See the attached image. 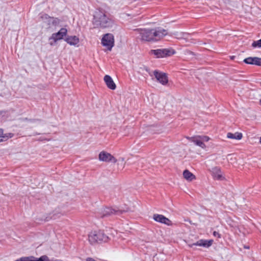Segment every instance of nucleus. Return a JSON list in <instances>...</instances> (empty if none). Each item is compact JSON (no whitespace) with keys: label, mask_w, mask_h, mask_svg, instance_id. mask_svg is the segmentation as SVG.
I'll list each match as a JSON object with an SVG mask.
<instances>
[{"label":"nucleus","mask_w":261,"mask_h":261,"mask_svg":"<svg viewBox=\"0 0 261 261\" xmlns=\"http://www.w3.org/2000/svg\"><path fill=\"white\" fill-rule=\"evenodd\" d=\"M252 46L254 48L261 47V39L257 41H254L252 44Z\"/></svg>","instance_id":"aec40b11"},{"label":"nucleus","mask_w":261,"mask_h":261,"mask_svg":"<svg viewBox=\"0 0 261 261\" xmlns=\"http://www.w3.org/2000/svg\"><path fill=\"white\" fill-rule=\"evenodd\" d=\"M213 235L214 236H215V237H217L218 238H220L221 237V234L218 232H217L216 231H214L213 232Z\"/></svg>","instance_id":"4be33fe9"},{"label":"nucleus","mask_w":261,"mask_h":261,"mask_svg":"<svg viewBox=\"0 0 261 261\" xmlns=\"http://www.w3.org/2000/svg\"><path fill=\"white\" fill-rule=\"evenodd\" d=\"M213 242V241L212 240H200L195 243L189 244V246L191 248L194 246H202L204 247L208 248L212 245Z\"/></svg>","instance_id":"9b49d317"},{"label":"nucleus","mask_w":261,"mask_h":261,"mask_svg":"<svg viewBox=\"0 0 261 261\" xmlns=\"http://www.w3.org/2000/svg\"><path fill=\"white\" fill-rule=\"evenodd\" d=\"M234 58H235V56H232V57H231V59L232 60L234 59Z\"/></svg>","instance_id":"5701e85b"},{"label":"nucleus","mask_w":261,"mask_h":261,"mask_svg":"<svg viewBox=\"0 0 261 261\" xmlns=\"http://www.w3.org/2000/svg\"><path fill=\"white\" fill-rule=\"evenodd\" d=\"M212 175L215 179L217 180H222L224 179L220 169L217 167L213 168Z\"/></svg>","instance_id":"2eb2a0df"},{"label":"nucleus","mask_w":261,"mask_h":261,"mask_svg":"<svg viewBox=\"0 0 261 261\" xmlns=\"http://www.w3.org/2000/svg\"><path fill=\"white\" fill-rule=\"evenodd\" d=\"M259 102H260V105H261V99H260Z\"/></svg>","instance_id":"b1692460"},{"label":"nucleus","mask_w":261,"mask_h":261,"mask_svg":"<svg viewBox=\"0 0 261 261\" xmlns=\"http://www.w3.org/2000/svg\"><path fill=\"white\" fill-rule=\"evenodd\" d=\"M184 177L188 181H192L195 179V176L188 170H185L183 172Z\"/></svg>","instance_id":"f3484780"},{"label":"nucleus","mask_w":261,"mask_h":261,"mask_svg":"<svg viewBox=\"0 0 261 261\" xmlns=\"http://www.w3.org/2000/svg\"><path fill=\"white\" fill-rule=\"evenodd\" d=\"M101 43L111 50L114 44V36L111 34H107L103 36L101 39Z\"/></svg>","instance_id":"6e6552de"},{"label":"nucleus","mask_w":261,"mask_h":261,"mask_svg":"<svg viewBox=\"0 0 261 261\" xmlns=\"http://www.w3.org/2000/svg\"><path fill=\"white\" fill-rule=\"evenodd\" d=\"M12 136L13 135H12L11 134H9V136H3V132L2 129H0V142L4 141L5 138L7 139L9 138H11Z\"/></svg>","instance_id":"6ab92c4d"},{"label":"nucleus","mask_w":261,"mask_h":261,"mask_svg":"<svg viewBox=\"0 0 261 261\" xmlns=\"http://www.w3.org/2000/svg\"><path fill=\"white\" fill-rule=\"evenodd\" d=\"M93 23L97 27L102 28H109L112 26L113 21L104 13L99 11L94 16Z\"/></svg>","instance_id":"f03ea898"},{"label":"nucleus","mask_w":261,"mask_h":261,"mask_svg":"<svg viewBox=\"0 0 261 261\" xmlns=\"http://www.w3.org/2000/svg\"><path fill=\"white\" fill-rule=\"evenodd\" d=\"M53 19V21H52V23L55 25L59 23V20L58 19V18H52Z\"/></svg>","instance_id":"412c9836"},{"label":"nucleus","mask_w":261,"mask_h":261,"mask_svg":"<svg viewBox=\"0 0 261 261\" xmlns=\"http://www.w3.org/2000/svg\"><path fill=\"white\" fill-rule=\"evenodd\" d=\"M123 211L114 209L112 207H102L99 211V216L101 218L109 217L113 215H119L122 213Z\"/></svg>","instance_id":"39448f33"},{"label":"nucleus","mask_w":261,"mask_h":261,"mask_svg":"<svg viewBox=\"0 0 261 261\" xmlns=\"http://www.w3.org/2000/svg\"><path fill=\"white\" fill-rule=\"evenodd\" d=\"M187 138L202 149L206 148L204 142H208L210 140V138L206 136H196L192 137H187Z\"/></svg>","instance_id":"20e7f679"},{"label":"nucleus","mask_w":261,"mask_h":261,"mask_svg":"<svg viewBox=\"0 0 261 261\" xmlns=\"http://www.w3.org/2000/svg\"><path fill=\"white\" fill-rule=\"evenodd\" d=\"M259 142L261 143V137L260 138Z\"/></svg>","instance_id":"393cba45"},{"label":"nucleus","mask_w":261,"mask_h":261,"mask_svg":"<svg viewBox=\"0 0 261 261\" xmlns=\"http://www.w3.org/2000/svg\"><path fill=\"white\" fill-rule=\"evenodd\" d=\"M244 62L248 64L261 66V58L258 57H248L245 59Z\"/></svg>","instance_id":"ddd939ff"},{"label":"nucleus","mask_w":261,"mask_h":261,"mask_svg":"<svg viewBox=\"0 0 261 261\" xmlns=\"http://www.w3.org/2000/svg\"><path fill=\"white\" fill-rule=\"evenodd\" d=\"M65 41L71 45H76L79 43V39L75 36H68L65 39Z\"/></svg>","instance_id":"dca6fc26"},{"label":"nucleus","mask_w":261,"mask_h":261,"mask_svg":"<svg viewBox=\"0 0 261 261\" xmlns=\"http://www.w3.org/2000/svg\"><path fill=\"white\" fill-rule=\"evenodd\" d=\"M98 159L100 161L102 162H112L113 163H116L117 162V160L112 155L104 151L99 153Z\"/></svg>","instance_id":"1a4fd4ad"},{"label":"nucleus","mask_w":261,"mask_h":261,"mask_svg":"<svg viewBox=\"0 0 261 261\" xmlns=\"http://www.w3.org/2000/svg\"><path fill=\"white\" fill-rule=\"evenodd\" d=\"M153 74L156 80L163 85H166L168 83V79L165 73L154 70Z\"/></svg>","instance_id":"9d476101"},{"label":"nucleus","mask_w":261,"mask_h":261,"mask_svg":"<svg viewBox=\"0 0 261 261\" xmlns=\"http://www.w3.org/2000/svg\"><path fill=\"white\" fill-rule=\"evenodd\" d=\"M150 53L155 56L156 58H164L173 55L175 51L173 49L164 48L152 49L150 51Z\"/></svg>","instance_id":"0eeeda50"},{"label":"nucleus","mask_w":261,"mask_h":261,"mask_svg":"<svg viewBox=\"0 0 261 261\" xmlns=\"http://www.w3.org/2000/svg\"><path fill=\"white\" fill-rule=\"evenodd\" d=\"M135 32L138 38L144 42H156L168 34L167 30L161 28L136 29Z\"/></svg>","instance_id":"f257e3e1"},{"label":"nucleus","mask_w":261,"mask_h":261,"mask_svg":"<svg viewBox=\"0 0 261 261\" xmlns=\"http://www.w3.org/2000/svg\"><path fill=\"white\" fill-rule=\"evenodd\" d=\"M67 33V29L63 28H61L58 32L53 33L49 38V44L51 46L55 45L56 42L62 39L66 35Z\"/></svg>","instance_id":"423d86ee"},{"label":"nucleus","mask_w":261,"mask_h":261,"mask_svg":"<svg viewBox=\"0 0 261 261\" xmlns=\"http://www.w3.org/2000/svg\"><path fill=\"white\" fill-rule=\"evenodd\" d=\"M227 137L229 139L240 140L242 138V134L240 133H236L234 134L228 133L227 134Z\"/></svg>","instance_id":"a211bd4d"},{"label":"nucleus","mask_w":261,"mask_h":261,"mask_svg":"<svg viewBox=\"0 0 261 261\" xmlns=\"http://www.w3.org/2000/svg\"><path fill=\"white\" fill-rule=\"evenodd\" d=\"M153 218L155 221L166 224L168 226L172 224L171 221L162 215L154 214Z\"/></svg>","instance_id":"f8f14e48"},{"label":"nucleus","mask_w":261,"mask_h":261,"mask_svg":"<svg viewBox=\"0 0 261 261\" xmlns=\"http://www.w3.org/2000/svg\"><path fill=\"white\" fill-rule=\"evenodd\" d=\"M108 239V237L101 230L93 231L88 234V241L91 245L106 242Z\"/></svg>","instance_id":"7ed1b4c3"},{"label":"nucleus","mask_w":261,"mask_h":261,"mask_svg":"<svg viewBox=\"0 0 261 261\" xmlns=\"http://www.w3.org/2000/svg\"><path fill=\"white\" fill-rule=\"evenodd\" d=\"M104 81L109 89L112 90H115L116 89V86L110 76L108 75H105L104 77Z\"/></svg>","instance_id":"4468645a"}]
</instances>
